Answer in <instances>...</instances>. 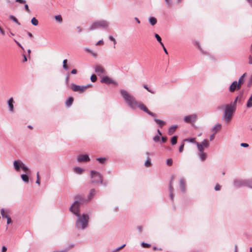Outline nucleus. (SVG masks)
<instances>
[{
  "mask_svg": "<svg viewBox=\"0 0 252 252\" xmlns=\"http://www.w3.org/2000/svg\"><path fill=\"white\" fill-rule=\"evenodd\" d=\"M120 93L127 104L132 109H136L139 108L140 110L146 112L153 117H156V114L151 112L146 106V105L142 102L138 101L135 97L129 93L127 91L122 90Z\"/></svg>",
  "mask_w": 252,
  "mask_h": 252,
  "instance_id": "1",
  "label": "nucleus"
},
{
  "mask_svg": "<svg viewBox=\"0 0 252 252\" xmlns=\"http://www.w3.org/2000/svg\"><path fill=\"white\" fill-rule=\"evenodd\" d=\"M237 97L233 103L227 104L225 106V111L223 115V118L226 123H229L232 117V115L236 109V103Z\"/></svg>",
  "mask_w": 252,
  "mask_h": 252,
  "instance_id": "2",
  "label": "nucleus"
},
{
  "mask_svg": "<svg viewBox=\"0 0 252 252\" xmlns=\"http://www.w3.org/2000/svg\"><path fill=\"white\" fill-rule=\"evenodd\" d=\"M76 222V227L78 229H83L86 227L88 224L89 216L87 214H83L82 216L79 215Z\"/></svg>",
  "mask_w": 252,
  "mask_h": 252,
  "instance_id": "3",
  "label": "nucleus"
},
{
  "mask_svg": "<svg viewBox=\"0 0 252 252\" xmlns=\"http://www.w3.org/2000/svg\"><path fill=\"white\" fill-rule=\"evenodd\" d=\"M246 73H244L239 79L238 82L234 81L231 85L230 86L229 90L230 92H234L236 90H239L241 86L244 84L245 82V77L246 76Z\"/></svg>",
  "mask_w": 252,
  "mask_h": 252,
  "instance_id": "4",
  "label": "nucleus"
},
{
  "mask_svg": "<svg viewBox=\"0 0 252 252\" xmlns=\"http://www.w3.org/2000/svg\"><path fill=\"white\" fill-rule=\"evenodd\" d=\"M92 87V85H88L86 86H79L75 84L70 85V88L73 91L79 93H84L88 89Z\"/></svg>",
  "mask_w": 252,
  "mask_h": 252,
  "instance_id": "5",
  "label": "nucleus"
},
{
  "mask_svg": "<svg viewBox=\"0 0 252 252\" xmlns=\"http://www.w3.org/2000/svg\"><path fill=\"white\" fill-rule=\"evenodd\" d=\"M108 26V23L104 20L97 21L93 23L90 27V30H94L98 28H106Z\"/></svg>",
  "mask_w": 252,
  "mask_h": 252,
  "instance_id": "6",
  "label": "nucleus"
},
{
  "mask_svg": "<svg viewBox=\"0 0 252 252\" xmlns=\"http://www.w3.org/2000/svg\"><path fill=\"white\" fill-rule=\"evenodd\" d=\"M91 175L92 179V182L95 183H102V177L98 172L92 170L91 171Z\"/></svg>",
  "mask_w": 252,
  "mask_h": 252,
  "instance_id": "7",
  "label": "nucleus"
},
{
  "mask_svg": "<svg viewBox=\"0 0 252 252\" xmlns=\"http://www.w3.org/2000/svg\"><path fill=\"white\" fill-rule=\"evenodd\" d=\"M80 206L77 201H74L69 209L70 211L77 217H79Z\"/></svg>",
  "mask_w": 252,
  "mask_h": 252,
  "instance_id": "8",
  "label": "nucleus"
},
{
  "mask_svg": "<svg viewBox=\"0 0 252 252\" xmlns=\"http://www.w3.org/2000/svg\"><path fill=\"white\" fill-rule=\"evenodd\" d=\"M197 119V115L195 114L185 116L184 120L185 122L193 124Z\"/></svg>",
  "mask_w": 252,
  "mask_h": 252,
  "instance_id": "9",
  "label": "nucleus"
},
{
  "mask_svg": "<svg viewBox=\"0 0 252 252\" xmlns=\"http://www.w3.org/2000/svg\"><path fill=\"white\" fill-rule=\"evenodd\" d=\"M79 162H87L90 160V158L87 155H80L77 157Z\"/></svg>",
  "mask_w": 252,
  "mask_h": 252,
  "instance_id": "10",
  "label": "nucleus"
},
{
  "mask_svg": "<svg viewBox=\"0 0 252 252\" xmlns=\"http://www.w3.org/2000/svg\"><path fill=\"white\" fill-rule=\"evenodd\" d=\"M101 82L105 83L108 85L111 84H116L114 80H113L111 78L107 76H103L102 78Z\"/></svg>",
  "mask_w": 252,
  "mask_h": 252,
  "instance_id": "11",
  "label": "nucleus"
},
{
  "mask_svg": "<svg viewBox=\"0 0 252 252\" xmlns=\"http://www.w3.org/2000/svg\"><path fill=\"white\" fill-rule=\"evenodd\" d=\"M95 71L98 75L103 74L105 72L104 68L101 65H96L95 66Z\"/></svg>",
  "mask_w": 252,
  "mask_h": 252,
  "instance_id": "12",
  "label": "nucleus"
},
{
  "mask_svg": "<svg viewBox=\"0 0 252 252\" xmlns=\"http://www.w3.org/2000/svg\"><path fill=\"white\" fill-rule=\"evenodd\" d=\"M75 201H77L80 205L85 202V199L81 195H77L74 197Z\"/></svg>",
  "mask_w": 252,
  "mask_h": 252,
  "instance_id": "13",
  "label": "nucleus"
},
{
  "mask_svg": "<svg viewBox=\"0 0 252 252\" xmlns=\"http://www.w3.org/2000/svg\"><path fill=\"white\" fill-rule=\"evenodd\" d=\"M23 163L19 160H15L14 161V166L15 170L17 171H19L20 168L22 167V165H23Z\"/></svg>",
  "mask_w": 252,
  "mask_h": 252,
  "instance_id": "14",
  "label": "nucleus"
},
{
  "mask_svg": "<svg viewBox=\"0 0 252 252\" xmlns=\"http://www.w3.org/2000/svg\"><path fill=\"white\" fill-rule=\"evenodd\" d=\"M177 128V126H170L168 129V134L169 135H172L174 133V132L175 131V130H176Z\"/></svg>",
  "mask_w": 252,
  "mask_h": 252,
  "instance_id": "15",
  "label": "nucleus"
},
{
  "mask_svg": "<svg viewBox=\"0 0 252 252\" xmlns=\"http://www.w3.org/2000/svg\"><path fill=\"white\" fill-rule=\"evenodd\" d=\"M155 121L156 122L157 124L159 125L160 127H162L163 126L166 124L165 122L159 119H155Z\"/></svg>",
  "mask_w": 252,
  "mask_h": 252,
  "instance_id": "16",
  "label": "nucleus"
},
{
  "mask_svg": "<svg viewBox=\"0 0 252 252\" xmlns=\"http://www.w3.org/2000/svg\"><path fill=\"white\" fill-rule=\"evenodd\" d=\"M180 187L181 189L183 191H185V181L183 179H181L180 180Z\"/></svg>",
  "mask_w": 252,
  "mask_h": 252,
  "instance_id": "17",
  "label": "nucleus"
},
{
  "mask_svg": "<svg viewBox=\"0 0 252 252\" xmlns=\"http://www.w3.org/2000/svg\"><path fill=\"white\" fill-rule=\"evenodd\" d=\"M220 128H221V125L217 124L212 129V131L213 132V133L214 132L215 133H216L219 130H220Z\"/></svg>",
  "mask_w": 252,
  "mask_h": 252,
  "instance_id": "18",
  "label": "nucleus"
},
{
  "mask_svg": "<svg viewBox=\"0 0 252 252\" xmlns=\"http://www.w3.org/2000/svg\"><path fill=\"white\" fill-rule=\"evenodd\" d=\"M14 101H13V98H10L9 100H8V105H9V108H10V110L11 111H13V103Z\"/></svg>",
  "mask_w": 252,
  "mask_h": 252,
  "instance_id": "19",
  "label": "nucleus"
},
{
  "mask_svg": "<svg viewBox=\"0 0 252 252\" xmlns=\"http://www.w3.org/2000/svg\"><path fill=\"white\" fill-rule=\"evenodd\" d=\"M74 171L76 173L80 174L83 172L84 169L79 167H75L74 168Z\"/></svg>",
  "mask_w": 252,
  "mask_h": 252,
  "instance_id": "20",
  "label": "nucleus"
},
{
  "mask_svg": "<svg viewBox=\"0 0 252 252\" xmlns=\"http://www.w3.org/2000/svg\"><path fill=\"white\" fill-rule=\"evenodd\" d=\"M73 98L72 97H70L68 100L66 101V105L67 106H70L72 103H73Z\"/></svg>",
  "mask_w": 252,
  "mask_h": 252,
  "instance_id": "21",
  "label": "nucleus"
},
{
  "mask_svg": "<svg viewBox=\"0 0 252 252\" xmlns=\"http://www.w3.org/2000/svg\"><path fill=\"white\" fill-rule=\"evenodd\" d=\"M149 22L152 26H154L157 23V20L156 18L152 17H150L149 18Z\"/></svg>",
  "mask_w": 252,
  "mask_h": 252,
  "instance_id": "22",
  "label": "nucleus"
},
{
  "mask_svg": "<svg viewBox=\"0 0 252 252\" xmlns=\"http://www.w3.org/2000/svg\"><path fill=\"white\" fill-rule=\"evenodd\" d=\"M0 213L3 218H7L9 217V216L8 215V213L5 211L3 209L1 210Z\"/></svg>",
  "mask_w": 252,
  "mask_h": 252,
  "instance_id": "23",
  "label": "nucleus"
},
{
  "mask_svg": "<svg viewBox=\"0 0 252 252\" xmlns=\"http://www.w3.org/2000/svg\"><path fill=\"white\" fill-rule=\"evenodd\" d=\"M200 158L202 161L205 160L207 158V155L204 152L200 153L199 155Z\"/></svg>",
  "mask_w": 252,
  "mask_h": 252,
  "instance_id": "24",
  "label": "nucleus"
},
{
  "mask_svg": "<svg viewBox=\"0 0 252 252\" xmlns=\"http://www.w3.org/2000/svg\"><path fill=\"white\" fill-rule=\"evenodd\" d=\"M247 106L249 108L252 107V94L247 101Z\"/></svg>",
  "mask_w": 252,
  "mask_h": 252,
  "instance_id": "25",
  "label": "nucleus"
},
{
  "mask_svg": "<svg viewBox=\"0 0 252 252\" xmlns=\"http://www.w3.org/2000/svg\"><path fill=\"white\" fill-rule=\"evenodd\" d=\"M155 37L156 38L157 40L159 42V43L161 45V46H163V43L161 41V38L160 37V36L158 34L156 33L155 34Z\"/></svg>",
  "mask_w": 252,
  "mask_h": 252,
  "instance_id": "26",
  "label": "nucleus"
},
{
  "mask_svg": "<svg viewBox=\"0 0 252 252\" xmlns=\"http://www.w3.org/2000/svg\"><path fill=\"white\" fill-rule=\"evenodd\" d=\"M21 178L24 182H26V183H28L29 182V177L27 175H26V174L21 175Z\"/></svg>",
  "mask_w": 252,
  "mask_h": 252,
  "instance_id": "27",
  "label": "nucleus"
},
{
  "mask_svg": "<svg viewBox=\"0 0 252 252\" xmlns=\"http://www.w3.org/2000/svg\"><path fill=\"white\" fill-rule=\"evenodd\" d=\"M31 23L34 26H37L38 24V20L34 17L32 18L31 20Z\"/></svg>",
  "mask_w": 252,
  "mask_h": 252,
  "instance_id": "28",
  "label": "nucleus"
},
{
  "mask_svg": "<svg viewBox=\"0 0 252 252\" xmlns=\"http://www.w3.org/2000/svg\"><path fill=\"white\" fill-rule=\"evenodd\" d=\"M196 145L200 153L203 152L204 147L202 146V144H200L199 143H196Z\"/></svg>",
  "mask_w": 252,
  "mask_h": 252,
  "instance_id": "29",
  "label": "nucleus"
},
{
  "mask_svg": "<svg viewBox=\"0 0 252 252\" xmlns=\"http://www.w3.org/2000/svg\"><path fill=\"white\" fill-rule=\"evenodd\" d=\"M177 142V136H174L172 137L171 140V143L172 145H175Z\"/></svg>",
  "mask_w": 252,
  "mask_h": 252,
  "instance_id": "30",
  "label": "nucleus"
},
{
  "mask_svg": "<svg viewBox=\"0 0 252 252\" xmlns=\"http://www.w3.org/2000/svg\"><path fill=\"white\" fill-rule=\"evenodd\" d=\"M152 163L150 159L149 158L145 162V166L147 167L151 166Z\"/></svg>",
  "mask_w": 252,
  "mask_h": 252,
  "instance_id": "31",
  "label": "nucleus"
},
{
  "mask_svg": "<svg viewBox=\"0 0 252 252\" xmlns=\"http://www.w3.org/2000/svg\"><path fill=\"white\" fill-rule=\"evenodd\" d=\"M200 144H202V146L205 147H208L209 145V142L207 140H204L202 142L200 143Z\"/></svg>",
  "mask_w": 252,
  "mask_h": 252,
  "instance_id": "32",
  "label": "nucleus"
},
{
  "mask_svg": "<svg viewBox=\"0 0 252 252\" xmlns=\"http://www.w3.org/2000/svg\"><path fill=\"white\" fill-rule=\"evenodd\" d=\"M95 194V190L94 189H92L90 191V195L89 196V200H90L92 199V198L93 197V196Z\"/></svg>",
  "mask_w": 252,
  "mask_h": 252,
  "instance_id": "33",
  "label": "nucleus"
},
{
  "mask_svg": "<svg viewBox=\"0 0 252 252\" xmlns=\"http://www.w3.org/2000/svg\"><path fill=\"white\" fill-rule=\"evenodd\" d=\"M10 19L13 20L14 22H15V23L18 24L19 25H20V23L18 22V19L14 16H12V15L10 16Z\"/></svg>",
  "mask_w": 252,
  "mask_h": 252,
  "instance_id": "34",
  "label": "nucleus"
},
{
  "mask_svg": "<svg viewBox=\"0 0 252 252\" xmlns=\"http://www.w3.org/2000/svg\"><path fill=\"white\" fill-rule=\"evenodd\" d=\"M85 50L88 52V53H90L91 54H92V55L94 57H96L97 56V54L96 53H94L91 50H90V49H88V48H86L85 49Z\"/></svg>",
  "mask_w": 252,
  "mask_h": 252,
  "instance_id": "35",
  "label": "nucleus"
},
{
  "mask_svg": "<svg viewBox=\"0 0 252 252\" xmlns=\"http://www.w3.org/2000/svg\"><path fill=\"white\" fill-rule=\"evenodd\" d=\"M55 18L56 21L59 22L60 23H61L63 21L62 17L60 15L55 16Z\"/></svg>",
  "mask_w": 252,
  "mask_h": 252,
  "instance_id": "36",
  "label": "nucleus"
},
{
  "mask_svg": "<svg viewBox=\"0 0 252 252\" xmlns=\"http://www.w3.org/2000/svg\"><path fill=\"white\" fill-rule=\"evenodd\" d=\"M67 60L65 59L63 61V67L65 69H68V65H67Z\"/></svg>",
  "mask_w": 252,
  "mask_h": 252,
  "instance_id": "37",
  "label": "nucleus"
},
{
  "mask_svg": "<svg viewBox=\"0 0 252 252\" xmlns=\"http://www.w3.org/2000/svg\"><path fill=\"white\" fill-rule=\"evenodd\" d=\"M126 246V245L125 244H124L123 245H122L121 247H120L118 248H117L116 249H115V250H114L113 252H118L119 251H120V250H121L122 249H123Z\"/></svg>",
  "mask_w": 252,
  "mask_h": 252,
  "instance_id": "38",
  "label": "nucleus"
},
{
  "mask_svg": "<svg viewBox=\"0 0 252 252\" xmlns=\"http://www.w3.org/2000/svg\"><path fill=\"white\" fill-rule=\"evenodd\" d=\"M167 6L168 8H170L172 6L171 0H165Z\"/></svg>",
  "mask_w": 252,
  "mask_h": 252,
  "instance_id": "39",
  "label": "nucleus"
},
{
  "mask_svg": "<svg viewBox=\"0 0 252 252\" xmlns=\"http://www.w3.org/2000/svg\"><path fill=\"white\" fill-rule=\"evenodd\" d=\"M92 82H95L97 80L96 76L95 74H93L91 77Z\"/></svg>",
  "mask_w": 252,
  "mask_h": 252,
  "instance_id": "40",
  "label": "nucleus"
},
{
  "mask_svg": "<svg viewBox=\"0 0 252 252\" xmlns=\"http://www.w3.org/2000/svg\"><path fill=\"white\" fill-rule=\"evenodd\" d=\"M109 39H110L111 41H113V43H114V48H115V45L116 44V43H117V42H116V39H115V38H114L112 36H111V35L109 36Z\"/></svg>",
  "mask_w": 252,
  "mask_h": 252,
  "instance_id": "41",
  "label": "nucleus"
},
{
  "mask_svg": "<svg viewBox=\"0 0 252 252\" xmlns=\"http://www.w3.org/2000/svg\"><path fill=\"white\" fill-rule=\"evenodd\" d=\"M97 160H98L100 163H104L106 160V158H98L96 159Z\"/></svg>",
  "mask_w": 252,
  "mask_h": 252,
  "instance_id": "42",
  "label": "nucleus"
},
{
  "mask_svg": "<svg viewBox=\"0 0 252 252\" xmlns=\"http://www.w3.org/2000/svg\"><path fill=\"white\" fill-rule=\"evenodd\" d=\"M172 159L171 158H169L166 160V164L169 166H171L172 165Z\"/></svg>",
  "mask_w": 252,
  "mask_h": 252,
  "instance_id": "43",
  "label": "nucleus"
},
{
  "mask_svg": "<svg viewBox=\"0 0 252 252\" xmlns=\"http://www.w3.org/2000/svg\"><path fill=\"white\" fill-rule=\"evenodd\" d=\"M36 176H37V180L36 181V183L38 185H40V177H39V172L37 173Z\"/></svg>",
  "mask_w": 252,
  "mask_h": 252,
  "instance_id": "44",
  "label": "nucleus"
},
{
  "mask_svg": "<svg viewBox=\"0 0 252 252\" xmlns=\"http://www.w3.org/2000/svg\"><path fill=\"white\" fill-rule=\"evenodd\" d=\"M22 167H21V168H22V169L23 170V171H24L25 172L27 173V172H28L29 171V169H28V167H27L24 165V164H23V165H22Z\"/></svg>",
  "mask_w": 252,
  "mask_h": 252,
  "instance_id": "45",
  "label": "nucleus"
},
{
  "mask_svg": "<svg viewBox=\"0 0 252 252\" xmlns=\"http://www.w3.org/2000/svg\"><path fill=\"white\" fill-rule=\"evenodd\" d=\"M153 140L155 142H158L160 140V136L159 135H157V136H155L154 138H153Z\"/></svg>",
  "mask_w": 252,
  "mask_h": 252,
  "instance_id": "46",
  "label": "nucleus"
},
{
  "mask_svg": "<svg viewBox=\"0 0 252 252\" xmlns=\"http://www.w3.org/2000/svg\"><path fill=\"white\" fill-rule=\"evenodd\" d=\"M144 88L146 89L149 92L152 93V94H155V92L153 91L152 90H150L147 85H144Z\"/></svg>",
  "mask_w": 252,
  "mask_h": 252,
  "instance_id": "47",
  "label": "nucleus"
},
{
  "mask_svg": "<svg viewBox=\"0 0 252 252\" xmlns=\"http://www.w3.org/2000/svg\"><path fill=\"white\" fill-rule=\"evenodd\" d=\"M185 141H189L192 143H197L195 141V138L186 139L185 140Z\"/></svg>",
  "mask_w": 252,
  "mask_h": 252,
  "instance_id": "48",
  "label": "nucleus"
},
{
  "mask_svg": "<svg viewBox=\"0 0 252 252\" xmlns=\"http://www.w3.org/2000/svg\"><path fill=\"white\" fill-rule=\"evenodd\" d=\"M184 148V143H183L179 147V152L182 153L183 151Z\"/></svg>",
  "mask_w": 252,
  "mask_h": 252,
  "instance_id": "49",
  "label": "nucleus"
},
{
  "mask_svg": "<svg viewBox=\"0 0 252 252\" xmlns=\"http://www.w3.org/2000/svg\"><path fill=\"white\" fill-rule=\"evenodd\" d=\"M142 245L144 248H150L151 246L150 244L145 243H143Z\"/></svg>",
  "mask_w": 252,
  "mask_h": 252,
  "instance_id": "50",
  "label": "nucleus"
},
{
  "mask_svg": "<svg viewBox=\"0 0 252 252\" xmlns=\"http://www.w3.org/2000/svg\"><path fill=\"white\" fill-rule=\"evenodd\" d=\"M103 44H104L103 41L102 40H101L98 41L96 43V45H97V46H98V45H103Z\"/></svg>",
  "mask_w": 252,
  "mask_h": 252,
  "instance_id": "51",
  "label": "nucleus"
},
{
  "mask_svg": "<svg viewBox=\"0 0 252 252\" xmlns=\"http://www.w3.org/2000/svg\"><path fill=\"white\" fill-rule=\"evenodd\" d=\"M220 188H221V186L220 185L217 184L216 185V187H215V189L216 190H220Z\"/></svg>",
  "mask_w": 252,
  "mask_h": 252,
  "instance_id": "52",
  "label": "nucleus"
},
{
  "mask_svg": "<svg viewBox=\"0 0 252 252\" xmlns=\"http://www.w3.org/2000/svg\"><path fill=\"white\" fill-rule=\"evenodd\" d=\"M25 9L26 10V11L28 12V13L30 12V9L29 8V6H28V4H25Z\"/></svg>",
  "mask_w": 252,
  "mask_h": 252,
  "instance_id": "53",
  "label": "nucleus"
},
{
  "mask_svg": "<svg viewBox=\"0 0 252 252\" xmlns=\"http://www.w3.org/2000/svg\"><path fill=\"white\" fill-rule=\"evenodd\" d=\"M216 134V133H215L214 132L210 136V141H212L213 140L214 138H215V135Z\"/></svg>",
  "mask_w": 252,
  "mask_h": 252,
  "instance_id": "54",
  "label": "nucleus"
},
{
  "mask_svg": "<svg viewBox=\"0 0 252 252\" xmlns=\"http://www.w3.org/2000/svg\"><path fill=\"white\" fill-rule=\"evenodd\" d=\"M16 2H19L20 3H25L26 1L25 0H16Z\"/></svg>",
  "mask_w": 252,
  "mask_h": 252,
  "instance_id": "55",
  "label": "nucleus"
},
{
  "mask_svg": "<svg viewBox=\"0 0 252 252\" xmlns=\"http://www.w3.org/2000/svg\"><path fill=\"white\" fill-rule=\"evenodd\" d=\"M169 189H170V192H173V187L172 186L171 183L170 184V185H169Z\"/></svg>",
  "mask_w": 252,
  "mask_h": 252,
  "instance_id": "56",
  "label": "nucleus"
},
{
  "mask_svg": "<svg viewBox=\"0 0 252 252\" xmlns=\"http://www.w3.org/2000/svg\"><path fill=\"white\" fill-rule=\"evenodd\" d=\"M167 138L166 137H162L161 138L162 141L163 143L166 142L167 141Z\"/></svg>",
  "mask_w": 252,
  "mask_h": 252,
  "instance_id": "57",
  "label": "nucleus"
},
{
  "mask_svg": "<svg viewBox=\"0 0 252 252\" xmlns=\"http://www.w3.org/2000/svg\"><path fill=\"white\" fill-rule=\"evenodd\" d=\"M241 146L244 147H247L249 146V145L247 143H241Z\"/></svg>",
  "mask_w": 252,
  "mask_h": 252,
  "instance_id": "58",
  "label": "nucleus"
},
{
  "mask_svg": "<svg viewBox=\"0 0 252 252\" xmlns=\"http://www.w3.org/2000/svg\"><path fill=\"white\" fill-rule=\"evenodd\" d=\"M6 219H7V224H9V223H10L12 222V221H11V218H10V217H8V218H6Z\"/></svg>",
  "mask_w": 252,
  "mask_h": 252,
  "instance_id": "59",
  "label": "nucleus"
},
{
  "mask_svg": "<svg viewBox=\"0 0 252 252\" xmlns=\"http://www.w3.org/2000/svg\"><path fill=\"white\" fill-rule=\"evenodd\" d=\"M249 63L250 64H252V56H250L249 58Z\"/></svg>",
  "mask_w": 252,
  "mask_h": 252,
  "instance_id": "60",
  "label": "nucleus"
},
{
  "mask_svg": "<svg viewBox=\"0 0 252 252\" xmlns=\"http://www.w3.org/2000/svg\"><path fill=\"white\" fill-rule=\"evenodd\" d=\"M7 251V248L5 246H3L2 248L1 252H6Z\"/></svg>",
  "mask_w": 252,
  "mask_h": 252,
  "instance_id": "61",
  "label": "nucleus"
},
{
  "mask_svg": "<svg viewBox=\"0 0 252 252\" xmlns=\"http://www.w3.org/2000/svg\"><path fill=\"white\" fill-rule=\"evenodd\" d=\"M137 229H138L139 231L140 232H141L142 231V229H143V227L142 226H138L137 227Z\"/></svg>",
  "mask_w": 252,
  "mask_h": 252,
  "instance_id": "62",
  "label": "nucleus"
},
{
  "mask_svg": "<svg viewBox=\"0 0 252 252\" xmlns=\"http://www.w3.org/2000/svg\"><path fill=\"white\" fill-rule=\"evenodd\" d=\"M77 70L76 69H73L72 70L71 73L72 74H76L77 73Z\"/></svg>",
  "mask_w": 252,
  "mask_h": 252,
  "instance_id": "63",
  "label": "nucleus"
},
{
  "mask_svg": "<svg viewBox=\"0 0 252 252\" xmlns=\"http://www.w3.org/2000/svg\"><path fill=\"white\" fill-rule=\"evenodd\" d=\"M0 33L2 34V35H5V32H4V31L3 30V29H1L0 30Z\"/></svg>",
  "mask_w": 252,
  "mask_h": 252,
  "instance_id": "64",
  "label": "nucleus"
}]
</instances>
